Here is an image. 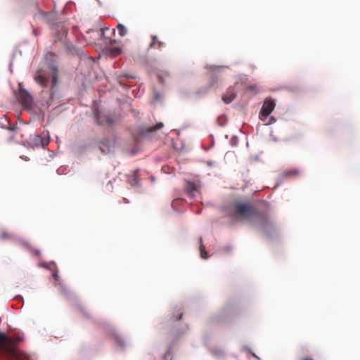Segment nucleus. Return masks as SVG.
Here are the masks:
<instances>
[{"label": "nucleus", "mask_w": 360, "mask_h": 360, "mask_svg": "<svg viewBox=\"0 0 360 360\" xmlns=\"http://www.w3.org/2000/svg\"><path fill=\"white\" fill-rule=\"evenodd\" d=\"M233 206L234 211L232 217L234 219L248 220L263 232H266L273 226V221L270 217L266 214L259 212L253 203L238 202Z\"/></svg>", "instance_id": "1"}, {"label": "nucleus", "mask_w": 360, "mask_h": 360, "mask_svg": "<svg viewBox=\"0 0 360 360\" xmlns=\"http://www.w3.org/2000/svg\"><path fill=\"white\" fill-rule=\"evenodd\" d=\"M24 357L13 347V340L0 332V360H24Z\"/></svg>", "instance_id": "2"}, {"label": "nucleus", "mask_w": 360, "mask_h": 360, "mask_svg": "<svg viewBox=\"0 0 360 360\" xmlns=\"http://www.w3.org/2000/svg\"><path fill=\"white\" fill-rule=\"evenodd\" d=\"M17 98L25 108L31 109L32 108L33 98L26 89L22 88L21 84H19V92Z\"/></svg>", "instance_id": "3"}, {"label": "nucleus", "mask_w": 360, "mask_h": 360, "mask_svg": "<svg viewBox=\"0 0 360 360\" xmlns=\"http://www.w3.org/2000/svg\"><path fill=\"white\" fill-rule=\"evenodd\" d=\"M276 106L275 102L271 99H266L264 101L262 108L259 112V119L265 122L267 119L268 116L271 114V112L274 110Z\"/></svg>", "instance_id": "4"}, {"label": "nucleus", "mask_w": 360, "mask_h": 360, "mask_svg": "<svg viewBox=\"0 0 360 360\" xmlns=\"http://www.w3.org/2000/svg\"><path fill=\"white\" fill-rule=\"evenodd\" d=\"M32 144L35 147H42L48 146L49 139L46 136L41 135H34L31 138Z\"/></svg>", "instance_id": "5"}, {"label": "nucleus", "mask_w": 360, "mask_h": 360, "mask_svg": "<svg viewBox=\"0 0 360 360\" xmlns=\"http://www.w3.org/2000/svg\"><path fill=\"white\" fill-rule=\"evenodd\" d=\"M94 117L95 121L98 124H111L112 120L110 118L106 117L104 115H102L100 112L98 110L94 111Z\"/></svg>", "instance_id": "6"}, {"label": "nucleus", "mask_w": 360, "mask_h": 360, "mask_svg": "<svg viewBox=\"0 0 360 360\" xmlns=\"http://www.w3.org/2000/svg\"><path fill=\"white\" fill-rule=\"evenodd\" d=\"M103 51L107 56L115 57L120 55L122 52V50L120 47L105 46L103 49Z\"/></svg>", "instance_id": "7"}, {"label": "nucleus", "mask_w": 360, "mask_h": 360, "mask_svg": "<svg viewBox=\"0 0 360 360\" xmlns=\"http://www.w3.org/2000/svg\"><path fill=\"white\" fill-rule=\"evenodd\" d=\"M151 42L150 43L149 47L153 49H160L163 46H165V43L158 39V37L155 35L151 37Z\"/></svg>", "instance_id": "8"}, {"label": "nucleus", "mask_w": 360, "mask_h": 360, "mask_svg": "<svg viewBox=\"0 0 360 360\" xmlns=\"http://www.w3.org/2000/svg\"><path fill=\"white\" fill-rule=\"evenodd\" d=\"M236 96V93L233 89L229 90L224 95L222 96V101L225 103H230L232 102Z\"/></svg>", "instance_id": "9"}, {"label": "nucleus", "mask_w": 360, "mask_h": 360, "mask_svg": "<svg viewBox=\"0 0 360 360\" xmlns=\"http://www.w3.org/2000/svg\"><path fill=\"white\" fill-rule=\"evenodd\" d=\"M198 186L193 182L188 181L186 186V191L192 197L195 195V193L198 191Z\"/></svg>", "instance_id": "10"}, {"label": "nucleus", "mask_w": 360, "mask_h": 360, "mask_svg": "<svg viewBox=\"0 0 360 360\" xmlns=\"http://www.w3.org/2000/svg\"><path fill=\"white\" fill-rule=\"evenodd\" d=\"M105 30H108V28L105 27V28H101L98 30H91L89 32H87L86 34H93L95 36V37L98 38L100 39H103L105 38Z\"/></svg>", "instance_id": "11"}, {"label": "nucleus", "mask_w": 360, "mask_h": 360, "mask_svg": "<svg viewBox=\"0 0 360 360\" xmlns=\"http://www.w3.org/2000/svg\"><path fill=\"white\" fill-rule=\"evenodd\" d=\"M34 80L37 84H39L43 87L46 86L47 85V79L44 77L42 75H41L39 72H37L35 74Z\"/></svg>", "instance_id": "12"}, {"label": "nucleus", "mask_w": 360, "mask_h": 360, "mask_svg": "<svg viewBox=\"0 0 360 360\" xmlns=\"http://www.w3.org/2000/svg\"><path fill=\"white\" fill-rule=\"evenodd\" d=\"M117 30L118 31L120 36L121 37H124L127 34V29L126 28V27H124L123 25L120 23H119L117 25Z\"/></svg>", "instance_id": "13"}, {"label": "nucleus", "mask_w": 360, "mask_h": 360, "mask_svg": "<svg viewBox=\"0 0 360 360\" xmlns=\"http://www.w3.org/2000/svg\"><path fill=\"white\" fill-rule=\"evenodd\" d=\"M199 240H200V256L203 259H207V252L205 251V246L203 245L202 244V238H199Z\"/></svg>", "instance_id": "14"}, {"label": "nucleus", "mask_w": 360, "mask_h": 360, "mask_svg": "<svg viewBox=\"0 0 360 360\" xmlns=\"http://www.w3.org/2000/svg\"><path fill=\"white\" fill-rule=\"evenodd\" d=\"M58 83V78H57V74L56 72H53L52 75V80H51V94H53V89L57 85Z\"/></svg>", "instance_id": "15"}, {"label": "nucleus", "mask_w": 360, "mask_h": 360, "mask_svg": "<svg viewBox=\"0 0 360 360\" xmlns=\"http://www.w3.org/2000/svg\"><path fill=\"white\" fill-rule=\"evenodd\" d=\"M113 339L115 343L119 346H123V340L121 337L119 336L117 333L112 334Z\"/></svg>", "instance_id": "16"}, {"label": "nucleus", "mask_w": 360, "mask_h": 360, "mask_svg": "<svg viewBox=\"0 0 360 360\" xmlns=\"http://www.w3.org/2000/svg\"><path fill=\"white\" fill-rule=\"evenodd\" d=\"M12 236L9 233H7L6 231H1L0 233V238L2 240H8L11 239Z\"/></svg>", "instance_id": "17"}, {"label": "nucleus", "mask_w": 360, "mask_h": 360, "mask_svg": "<svg viewBox=\"0 0 360 360\" xmlns=\"http://www.w3.org/2000/svg\"><path fill=\"white\" fill-rule=\"evenodd\" d=\"M163 127V124L162 122L158 123L156 125L153 126L149 128V131H155L159 130Z\"/></svg>", "instance_id": "18"}, {"label": "nucleus", "mask_w": 360, "mask_h": 360, "mask_svg": "<svg viewBox=\"0 0 360 360\" xmlns=\"http://www.w3.org/2000/svg\"><path fill=\"white\" fill-rule=\"evenodd\" d=\"M298 173H299L298 170H297V169H292V170H289V171L286 172H285V175L286 176L297 175Z\"/></svg>", "instance_id": "19"}, {"label": "nucleus", "mask_w": 360, "mask_h": 360, "mask_svg": "<svg viewBox=\"0 0 360 360\" xmlns=\"http://www.w3.org/2000/svg\"><path fill=\"white\" fill-rule=\"evenodd\" d=\"M256 86L255 85H250L248 86V89L250 90V91H256Z\"/></svg>", "instance_id": "20"}, {"label": "nucleus", "mask_w": 360, "mask_h": 360, "mask_svg": "<svg viewBox=\"0 0 360 360\" xmlns=\"http://www.w3.org/2000/svg\"><path fill=\"white\" fill-rule=\"evenodd\" d=\"M276 120L274 117H270L269 120L266 123V124H271L275 122Z\"/></svg>", "instance_id": "21"}, {"label": "nucleus", "mask_w": 360, "mask_h": 360, "mask_svg": "<svg viewBox=\"0 0 360 360\" xmlns=\"http://www.w3.org/2000/svg\"><path fill=\"white\" fill-rule=\"evenodd\" d=\"M53 278H54V279H55L56 281H58L59 276H58V273H57V272H54V273L53 274Z\"/></svg>", "instance_id": "22"}, {"label": "nucleus", "mask_w": 360, "mask_h": 360, "mask_svg": "<svg viewBox=\"0 0 360 360\" xmlns=\"http://www.w3.org/2000/svg\"><path fill=\"white\" fill-rule=\"evenodd\" d=\"M302 360H314V359L310 357H306V358L302 359Z\"/></svg>", "instance_id": "23"}, {"label": "nucleus", "mask_w": 360, "mask_h": 360, "mask_svg": "<svg viewBox=\"0 0 360 360\" xmlns=\"http://www.w3.org/2000/svg\"><path fill=\"white\" fill-rule=\"evenodd\" d=\"M133 181H134V185H136V184H137V181H136V178H135V177H134V179H133Z\"/></svg>", "instance_id": "24"}, {"label": "nucleus", "mask_w": 360, "mask_h": 360, "mask_svg": "<svg viewBox=\"0 0 360 360\" xmlns=\"http://www.w3.org/2000/svg\"><path fill=\"white\" fill-rule=\"evenodd\" d=\"M10 129H11V130H14V129H15V127H11L10 128Z\"/></svg>", "instance_id": "25"}, {"label": "nucleus", "mask_w": 360, "mask_h": 360, "mask_svg": "<svg viewBox=\"0 0 360 360\" xmlns=\"http://www.w3.org/2000/svg\"><path fill=\"white\" fill-rule=\"evenodd\" d=\"M100 148H101V150H102V152H104V150H103V148H101V146H100Z\"/></svg>", "instance_id": "26"}, {"label": "nucleus", "mask_w": 360, "mask_h": 360, "mask_svg": "<svg viewBox=\"0 0 360 360\" xmlns=\"http://www.w3.org/2000/svg\"><path fill=\"white\" fill-rule=\"evenodd\" d=\"M81 52V50L80 49H78V54H79Z\"/></svg>", "instance_id": "27"}, {"label": "nucleus", "mask_w": 360, "mask_h": 360, "mask_svg": "<svg viewBox=\"0 0 360 360\" xmlns=\"http://www.w3.org/2000/svg\"><path fill=\"white\" fill-rule=\"evenodd\" d=\"M181 317H182V314H181V315H180V316H179V319H181Z\"/></svg>", "instance_id": "28"}]
</instances>
